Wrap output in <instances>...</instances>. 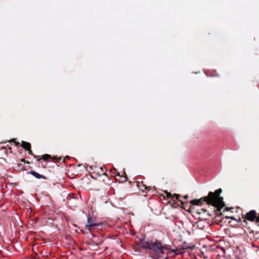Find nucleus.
<instances>
[{
    "label": "nucleus",
    "instance_id": "4468645a",
    "mask_svg": "<svg viewBox=\"0 0 259 259\" xmlns=\"http://www.w3.org/2000/svg\"><path fill=\"white\" fill-rule=\"evenodd\" d=\"M26 151H28V154L29 155H31L33 156L34 158H36L37 157V156H36L34 154H33V153H32V151L31 150V149H29V150H27Z\"/></svg>",
    "mask_w": 259,
    "mask_h": 259
},
{
    "label": "nucleus",
    "instance_id": "f3484780",
    "mask_svg": "<svg viewBox=\"0 0 259 259\" xmlns=\"http://www.w3.org/2000/svg\"><path fill=\"white\" fill-rule=\"evenodd\" d=\"M16 139H11V140L10 141V142H14V143H15V142H16Z\"/></svg>",
    "mask_w": 259,
    "mask_h": 259
},
{
    "label": "nucleus",
    "instance_id": "39448f33",
    "mask_svg": "<svg viewBox=\"0 0 259 259\" xmlns=\"http://www.w3.org/2000/svg\"><path fill=\"white\" fill-rule=\"evenodd\" d=\"M204 202H206V204L208 205H211L212 202H211L210 201H209V199L208 196L201 197L199 199H195L192 200L190 201L191 204H192L194 205H199V206L202 205Z\"/></svg>",
    "mask_w": 259,
    "mask_h": 259
},
{
    "label": "nucleus",
    "instance_id": "20e7f679",
    "mask_svg": "<svg viewBox=\"0 0 259 259\" xmlns=\"http://www.w3.org/2000/svg\"><path fill=\"white\" fill-rule=\"evenodd\" d=\"M242 218L245 219L244 221L245 220L250 222L255 221L259 226V213L257 215L254 210H251L245 214L242 215Z\"/></svg>",
    "mask_w": 259,
    "mask_h": 259
},
{
    "label": "nucleus",
    "instance_id": "423d86ee",
    "mask_svg": "<svg viewBox=\"0 0 259 259\" xmlns=\"http://www.w3.org/2000/svg\"><path fill=\"white\" fill-rule=\"evenodd\" d=\"M185 248L182 247L181 248H177L175 249H171L168 247V249H165V251L168 254L167 259H170L175 256L176 255L182 254L183 252H181L182 250L185 249Z\"/></svg>",
    "mask_w": 259,
    "mask_h": 259
},
{
    "label": "nucleus",
    "instance_id": "2eb2a0df",
    "mask_svg": "<svg viewBox=\"0 0 259 259\" xmlns=\"http://www.w3.org/2000/svg\"><path fill=\"white\" fill-rule=\"evenodd\" d=\"M54 159L56 160L57 162H59L61 160L62 157H54Z\"/></svg>",
    "mask_w": 259,
    "mask_h": 259
},
{
    "label": "nucleus",
    "instance_id": "ddd939ff",
    "mask_svg": "<svg viewBox=\"0 0 259 259\" xmlns=\"http://www.w3.org/2000/svg\"><path fill=\"white\" fill-rule=\"evenodd\" d=\"M92 236H93V241L95 243H96V244L97 245V244H99L102 243V240H97V239H96V237L94 234H92Z\"/></svg>",
    "mask_w": 259,
    "mask_h": 259
},
{
    "label": "nucleus",
    "instance_id": "aec40b11",
    "mask_svg": "<svg viewBox=\"0 0 259 259\" xmlns=\"http://www.w3.org/2000/svg\"><path fill=\"white\" fill-rule=\"evenodd\" d=\"M21 161L22 162H27V163H29V162H28V161L26 162V161L25 160V159H22L21 160Z\"/></svg>",
    "mask_w": 259,
    "mask_h": 259
},
{
    "label": "nucleus",
    "instance_id": "a211bd4d",
    "mask_svg": "<svg viewBox=\"0 0 259 259\" xmlns=\"http://www.w3.org/2000/svg\"><path fill=\"white\" fill-rule=\"evenodd\" d=\"M14 143L16 146H19L20 145V143L17 141H16V142H15Z\"/></svg>",
    "mask_w": 259,
    "mask_h": 259
},
{
    "label": "nucleus",
    "instance_id": "5701e85b",
    "mask_svg": "<svg viewBox=\"0 0 259 259\" xmlns=\"http://www.w3.org/2000/svg\"><path fill=\"white\" fill-rule=\"evenodd\" d=\"M97 227V229H99V230H102L103 229V227Z\"/></svg>",
    "mask_w": 259,
    "mask_h": 259
},
{
    "label": "nucleus",
    "instance_id": "f8f14e48",
    "mask_svg": "<svg viewBox=\"0 0 259 259\" xmlns=\"http://www.w3.org/2000/svg\"><path fill=\"white\" fill-rule=\"evenodd\" d=\"M51 157V155H49V154H44L42 155V157L41 158H38L37 159V161H40L41 160V159L44 160H47L49 158H50Z\"/></svg>",
    "mask_w": 259,
    "mask_h": 259
},
{
    "label": "nucleus",
    "instance_id": "393cba45",
    "mask_svg": "<svg viewBox=\"0 0 259 259\" xmlns=\"http://www.w3.org/2000/svg\"><path fill=\"white\" fill-rule=\"evenodd\" d=\"M124 178H125V180H126L127 177H126V175H125V177H124Z\"/></svg>",
    "mask_w": 259,
    "mask_h": 259
},
{
    "label": "nucleus",
    "instance_id": "6e6552de",
    "mask_svg": "<svg viewBox=\"0 0 259 259\" xmlns=\"http://www.w3.org/2000/svg\"><path fill=\"white\" fill-rule=\"evenodd\" d=\"M138 187L139 189L143 192H146L147 191H149L150 190V187H148L146 185L144 184L143 182H141V184H138Z\"/></svg>",
    "mask_w": 259,
    "mask_h": 259
},
{
    "label": "nucleus",
    "instance_id": "f257e3e1",
    "mask_svg": "<svg viewBox=\"0 0 259 259\" xmlns=\"http://www.w3.org/2000/svg\"><path fill=\"white\" fill-rule=\"evenodd\" d=\"M140 246L143 248L149 249L157 259H167L168 254L165 249H168V247L163 245L160 242L141 241Z\"/></svg>",
    "mask_w": 259,
    "mask_h": 259
},
{
    "label": "nucleus",
    "instance_id": "a878e982",
    "mask_svg": "<svg viewBox=\"0 0 259 259\" xmlns=\"http://www.w3.org/2000/svg\"><path fill=\"white\" fill-rule=\"evenodd\" d=\"M202 210H203L204 211H206V210H205V209H202Z\"/></svg>",
    "mask_w": 259,
    "mask_h": 259
},
{
    "label": "nucleus",
    "instance_id": "6ab92c4d",
    "mask_svg": "<svg viewBox=\"0 0 259 259\" xmlns=\"http://www.w3.org/2000/svg\"><path fill=\"white\" fill-rule=\"evenodd\" d=\"M69 158V156H66V157L63 159V162H65V159H68Z\"/></svg>",
    "mask_w": 259,
    "mask_h": 259
},
{
    "label": "nucleus",
    "instance_id": "0eeeda50",
    "mask_svg": "<svg viewBox=\"0 0 259 259\" xmlns=\"http://www.w3.org/2000/svg\"><path fill=\"white\" fill-rule=\"evenodd\" d=\"M29 174L32 175L33 176L35 177L37 179H44L45 180L47 179V177L44 175H40L34 170H31L29 172Z\"/></svg>",
    "mask_w": 259,
    "mask_h": 259
},
{
    "label": "nucleus",
    "instance_id": "9d476101",
    "mask_svg": "<svg viewBox=\"0 0 259 259\" xmlns=\"http://www.w3.org/2000/svg\"><path fill=\"white\" fill-rule=\"evenodd\" d=\"M100 175H106V170L104 167H100L97 171Z\"/></svg>",
    "mask_w": 259,
    "mask_h": 259
},
{
    "label": "nucleus",
    "instance_id": "f03ea898",
    "mask_svg": "<svg viewBox=\"0 0 259 259\" xmlns=\"http://www.w3.org/2000/svg\"><path fill=\"white\" fill-rule=\"evenodd\" d=\"M222 190L220 188L215 191L214 192H209L208 197L211 203V205L217 208L218 211H220L221 209L225 206L223 201V197L220 196Z\"/></svg>",
    "mask_w": 259,
    "mask_h": 259
},
{
    "label": "nucleus",
    "instance_id": "bb28decb",
    "mask_svg": "<svg viewBox=\"0 0 259 259\" xmlns=\"http://www.w3.org/2000/svg\"><path fill=\"white\" fill-rule=\"evenodd\" d=\"M231 219L234 220V219L233 217L230 218Z\"/></svg>",
    "mask_w": 259,
    "mask_h": 259
},
{
    "label": "nucleus",
    "instance_id": "4be33fe9",
    "mask_svg": "<svg viewBox=\"0 0 259 259\" xmlns=\"http://www.w3.org/2000/svg\"><path fill=\"white\" fill-rule=\"evenodd\" d=\"M183 197L185 198V199H187L188 198V196L187 195H186L185 196H183Z\"/></svg>",
    "mask_w": 259,
    "mask_h": 259
},
{
    "label": "nucleus",
    "instance_id": "7ed1b4c3",
    "mask_svg": "<svg viewBox=\"0 0 259 259\" xmlns=\"http://www.w3.org/2000/svg\"><path fill=\"white\" fill-rule=\"evenodd\" d=\"M106 223H98L96 219L89 215L88 218L87 222L85 225V228L87 231L90 232L91 230L96 227H104L106 226Z\"/></svg>",
    "mask_w": 259,
    "mask_h": 259
},
{
    "label": "nucleus",
    "instance_id": "1a4fd4ad",
    "mask_svg": "<svg viewBox=\"0 0 259 259\" xmlns=\"http://www.w3.org/2000/svg\"><path fill=\"white\" fill-rule=\"evenodd\" d=\"M21 146L26 151L27 150H29V149H31V144L25 141H22Z\"/></svg>",
    "mask_w": 259,
    "mask_h": 259
},
{
    "label": "nucleus",
    "instance_id": "9b49d317",
    "mask_svg": "<svg viewBox=\"0 0 259 259\" xmlns=\"http://www.w3.org/2000/svg\"><path fill=\"white\" fill-rule=\"evenodd\" d=\"M180 196L179 195V194H174L172 195L171 196V199L172 200H178L179 202H180V203L181 204H184V203L183 202V201L179 199V198H180Z\"/></svg>",
    "mask_w": 259,
    "mask_h": 259
},
{
    "label": "nucleus",
    "instance_id": "dca6fc26",
    "mask_svg": "<svg viewBox=\"0 0 259 259\" xmlns=\"http://www.w3.org/2000/svg\"><path fill=\"white\" fill-rule=\"evenodd\" d=\"M166 196L168 198H171L172 195H171L170 193L166 192Z\"/></svg>",
    "mask_w": 259,
    "mask_h": 259
},
{
    "label": "nucleus",
    "instance_id": "412c9836",
    "mask_svg": "<svg viewBox=\"0 0 259 259\" xmlns=\"http://www.w3.org/2000/svg\"><path fill=\"white\" fill-rule=\"evenodd\" d=\"M47 166V163H45V164H43L42 163V166L44 168H45Z\"/></svg>",
    "mask_w": 259,
    "mask_h": 259
},
{
    "label": "nucleus",
    "instance_id": "b1692460",
    "mask_svg": "<svg viewBox=\"0 0 259 259\" xmlns=\"http://www.w3.org/2000/svg\"><path fill=\"white\" fill-rule=\"evenodd\" d=\"M225 209H226V210H229L230 209H229L228 207H226V208H225Z\"/></svg>",
    "mask_w": 259,
    "mask_h": 259
}]
</instances>
